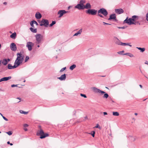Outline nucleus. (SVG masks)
Here are the masks:
<instances>
[{"label":"nucleus","mask_w":148,"mask_h":148,"mask_svg":"<svg viewBox=\"0 0 148 148\" xmlns=\"http://www.w3.org/2000/svg\"><path fill=\"white\" fill-rule=\"evenodd\" d=\"M32 21H33V22L34 24H36L37 25H38V23L36 21H34V20Z\"/></svg>","instance_id":"45"},{"label":"nucleus","mask_w":148,"mask_h":148,"mask_svg":"<svg viewBox=\"0 0 148 148\" xmlns=\"http://www.w3.org/2000/svg\"><path fill=\"white\" fill-rule=\"evenodd\" d=\"M6 133L7 134H8L9 135H11L12 134V132L11 131H9L7 132H6Z\"/></svg>","instance_id":"36"},{"label":"nucleus","mask_w":148,"mask_h":148,"mask_svg":"<svg viewBox=\"0 0 148 148\" xmlns=\"http://www.w3.org/2000/svg\"><path fill=\"white\" fill-rule=\"evenodd\" d=\"M1 63H2V60H0V66L1 65Z\"/></svg>","instance_id":"57"},{"label":"nucleus","mask_w":148,"mask_h":148,"mask_svg":"<svg viewBox=\"0 0 148 148\" xmlns=\"http://www.w3.org/2000/svg\"><path fill=\"white\" fill-rule=\"evenodd\" d=\"M91 8V5L90 4L88 3H87L85 5H84V9L85 8L86 9H90Z\"/></svg>","instance_id":"18"},{"label":"nucleus","mask_w":148,"mask_h":148,"mask_svg":"<svg viewBox=\"0 0 148 148\" xmlns=\"http://www.w3.org/2000/svg\"><path fill=\"white\" fill-rule=\"evenodd\" d=\"M76 67V65L75 64H73L70 67V69L71 70H73Z\"/></svg>","instance_id":"29"},{"label":"nucleus","mask_w":148,"mask_h":148,"mask_svg":"<svg viewBox=\"0 0 148 148\" xmlns=\"http://www.w3.org/2000/svg\"><path fill=\"white\" fill-rule=\"evenodd\" d=\"M112 114L114 116H118L119 115V112H112Z\"/></svg>","instance_id":"31"},{"label":"nucleus","mask_w":148,"mask_h":148,"mask_svg":"<svg viewBox=\"0 0 148 148\" xmlns=\"http://www.w3.org/2000/svg\"><path fill=\"white\" fill-rule=\"evenodd\" d=\"M124 55H127L129 56L130 57H134V55L132 54L129 53H125V54H123Z\"/></svg>","instance_id":"27"},{"label":"nucleus","mask_w":148,"mask_h":148,"mask_svg":"<svg viewBox=\"0 0 148 148\" xmlns=\"http://www.w3.org/2000/svg\"><path fill=\"white\" fill-rule=\"evenodd\" d=\"M10 48L11 50L15 51L16 50L17 48L15 44L14 43H12L10 45Z\"/></svg>","instance_id":"13"},{"label":"nucleus","mask_w":148,"mask_h":148,"mask_svg":"<svg viewBox=\"0 0 148 148\" xmlns=\"http://www.w3.org/2000/svg\"><path fill=\"white\" fill-rule=\"evenodd\" d=\"M75 8L79 10H82L84 9V5L80 4H78L77 5L75 6Z\"/></svg>","instance_id":"11"},{"label":"nucleus","mask_w":148,"mask_h":148,"mask_svg":"<svg viewBox=\"0 0 148 148\" xmlns=\"http://www.w3.org/2000/svg\"><path fill=\"white\" fill-rule=\"evenodd\" d=\"M138 18H137V20L139 19L140 20L139 22H142L144 20L145 17L143 16H138Z\"/></svg>","instance_id":"24"},{"label":"nucleus","mask_w":148,"mask_h":148,"mask_svg":"<svg viewBox=\"0 0 148 148\" xmlns=\"http://www.w3.org/2000/svg\"><path fill=\"white\" fill-rule=\"evenodd\" d=\"M66 77V74H64L62 75L60 77H58L57 78L61 81H63L65 80Z\"/></svg>","instance_id":"15"},{"label":"nucleus","mask_w":148,"mask_h":148,"mask_svg":"<svg viewBox=\"0 0 148 148\" xmlns=\"http://www.w3.org/2000/svg\"><path fill=\"white\" fill-rule=\"evenodd\" d=\"M24 130L25 131H26L27 130V129L26 128H25Z\"/></svg>","instance_id":"59"},{"label":"nucleus","mask_w":148,"mask_h":148,"mask_svg":"<svg viewBox=\"0 0 148 148\" xmlns=\"http://www.w3.org/2000/svg\"><path fill=\"white\" fill-rule=\"evenodd\" d=\"M134 24L133 25H136V24H138L139 25H141L140 23V22L139 21H136L135 22H134Z\"/></svg>","instance_id":"35"},{"label":"nucleus","mask_w":148,"mask_h":148,"mask_svg":"<svg viewBox=\"0 0 148 148\" xmlns=\"http://www.w3.org/2000/svg\"><path fill=\"white\" fill-rule=\"evenodd\" d=\"M121 45H128L130 46V47H132V45H130V43H123L122 42L121 43Z\"/></svg>","instance_id":"30"},{"label":"nucleus","mask_w":148,"mask_h":148,"mask_svg":"<svg viewBox=\"0 0 148 148\" xmlns=\"http://www.w3.org/2000/svg\"><path fill=\"white\" fill-rule=\"evenodd\" d=\"M34 24L33 21H31L30 23V25L32 27H34Z\"/></svg>","instance_id":"42"},{"label":"nucleus","mask_w":148,"mask_h":148,"mask_svg":"<svg viewBox=\"0 0 148 148\" xmlns=\"http://www.w3.org/2000/svg\"><path fill=\"white\" fill-rule=\"evenodd\" d=\"M124 23H127L129 25H131L135 24L133 22H132L131 18H128V17H127L124 21Z\"/></svg>","instance_id":"8"},{"label":"nucleus","mask_w":148,"mask_h":148,"mask_svg":"<svg viewBox=\"0 0 148 148\" xmlns=\"http://www.w3.org/2000/svg\"><path fill=\"white\" fill-rule=\"evenodd\" d=\"M116 16L115 14H111L109 18L108 19V20H114L115 21H116L117 20L116 19Z\"/></svg>","instance_id":"12"},{"label":"nucleus","mask_w":148,"mask_h":148,"mask_svg":"<svg viewBox=\"0 0 148 148\" xmlns=\"http://www.w3.org/2000/svg\"><path fill=\"white\" fill-rule=\"evenodd\" d=\"M116 13L118 14H121L123 13L124 11L122 8L116 9L115 10Z\"/></svg>","instance_id":"14"},{"label":"nucleus","mask_w":148,"mask_h":148,"mask_svg":"<svg viewBox=\"0 0 148 148\" xmlns=\"http://www.w3.org/2000/svg\"><path fill=\"white\" fill-rule=\"evenodd\" d=\"M95 127L96 128H98L99 129L100 128V127L99 126V125L97 124L96 125V126H95Z\"/></svg>","instance_id":"49"},{"label":"nucleus","mask_w":148,"mask_h":148,"mask_svg":"<svg viewBox=\"0 0 148 148\" xmlns=\"http://www.w3.org/2000/svg\"><path fill=\"white\" fill-rule=\"evenodd\" d=\"M82 29L81 28L76 33L74 34L73 36H77L78 35H80L81 33H82Z\"/></svg>","instance_id":"19"},{"label":"nucleus","mask_w":148,"mask_h":148,"mask_svg":"<svg viewBox=\"0 0 148 148\" xmlns=\"http://www.w3.org/2000/svg\"><path fill=\"white\" fill-rule=\"evenodd\" d=\"M20 113L22 114H27L28 112H25L24 111L22 110H20Z\"/></svg>","instance_id":"33"},{"label":"nucleus","mask_w":148,"mask_h":148,"mask_svg":"<svg viewBox=\"0 0 148 148\" xmlns=\"http://www.w3.org/2000/svg\"><path fill=\"white\" fill-rule=\"evenodd\" d=\"M11 77L9 76L8 77H5L2 78L3 81H7L11 79Z\"/></svg>","instance_id":"23"},{"label":"nucleus","mask_w":148,"mask_h":148,"mask_svg":"<svg viewBox=\"0 0 148 148\" xmlns=\"http://www.w3.org/2000/svg\"><path fill=\"white\" fill-rule=\"evenodd\" d=\"M114 38L115 39V43L116 44L121 45L122 42L120 41V40L118 39V38L116 37H114Z\"/></svg>","instance_id":"16"},{"label":"nucleus","mask_w":148,"mask_h":148,"mask_svg":"<svg viewBox=\"0 0 148 148\" xmlns=\"http://www.w3.org/2000/svg\"><path fill=\"white\" fill-rule=\"evenodd\" d=\"M137 18H138V16L136 15L133 16L131 18V20L132 22H135L136 19L137 20Z\"/></svg>","instance_id":"21"},{"label":"nucleus","mask_w":148,"mask_h":148,"mask_svg":"<svg viewBox=\"0 0 148 148\" xmlns=\"http://www.w3.org/2000/svg\"><path fill=\"white\" fill-rule=\"evenodd\" d=\"M2 64L5 66L7 64L8 62H7L6 58H4L2 60Z\"/></svg>","instance_id":"22"},{"label":"nucleus","mask_w":148,"mask_h":148,"mask_svg":"<svg viewBox=\"0 0 148 148\" xmlns=\"http://www.w3.org/2000/svg\"><path fill=\"white\" fill-rule=\"evenodd\" d=\"M30 31L33 32V33H36L37 32V29H34L32 27H30Z\"/></svg>","instance_id":"28"},{"label":"nucleus","mask_w":148,"mask_h":148,"mask_svg":"<svg viewBox=\"0 0 148 148\" xmlns=\"http://www.w3.org/2000/svg\"><path fill=\"white\" fill-rule=\"evenodd\" d=\"M69 12V11H66L64 10H60L58 11V14L60 15L59 16V17H61L63 16L64 14Z\"/></svg>","instance_id":"9"},{"label":"nucleus","mask_w":148,"mask_h":148,"mask_svg":"<svg viewBox=\"0 0 148 148\" xmlns=\"http://www.w3.org/2000/svg\"><path fill=\"white\" fill-rule=\"evenodd\" d=\"M71 6H69V7H68V10H69V9H70V8H71Z\"/></svg>","instance_id":"56"},{"label":"nucleus","mask_w":148,"mask_h":148,"mask_svg":"<svg viewBox=\"0 0 148 148\" xmlns=\"http://www.w3.org/2000/svg\"><path fill=\"white\" fill-rule=\"evenodd\" d=\"M36 135L38 136H40V138L43 139L49 136V134L47 133H44L42 130L40 129L39 131H38Z\"/></svg>","instance_id":"4"},{"label":"nucleus","mask_w":148,"mask_h":148,"mask_svg":"<svg viewBox=\"0 0 148 148\" xmlns=\"http://www.w3.org/2000/svg\"><path fill=\"white\" fill-rule=\"evenodd\" d=\"M6 60L7 61V62H10V59L9 58L6 59Z\"/></svg>","instance_id":"54"},{"label":"nucleus","mask_w":148,"mask_h":148,"mask_svg":"<svg viewBox=\"0 0 148 148\" xmlns=\"http://www.w3.org/2000/svg\"><path fill=\"white\" fill-rule=\"evenodd\" d=\"M17 57L15 60L14 65L17 67L21 64L23 60V58L22 56V54L21 53H17Z\"/></svg>","instance_id":"1"},{"label":"nucleus","mask_w":148,"mask_h":148,"mask_svg":"<svg viewBox=\"0 0 148 148\" xmlns=\"http://www.w3.org/2000/svg\"><path fill=\"white\" fill-rule=\"evenodd\" d=\"M18 84H16V85H15V84H12V85H11V87H18ZM19 87L20 88L21 87Z\"/></svg>","instance_id":"38"},{"label":"nucleus","mask_w":148,"mask_h":148,"mask_svg":"<svg viewBox=\"0 0 148 148\" xmlns=\"http://www.w3.org/2000/svg\"><path fill=\"white\" fill-rule=\"evenodd\" d=\"M139 86L141 88H142V86L141 85H140Z\"/></svg>","instance_id":"62"},{"label":"nucleus","mask_w":148,"mask_h":148,"mask_svg":"<svg viewBox=\"0 0 148 148\" xmlns=\"http://www.w3.org/2000/svg\"><path fill=\"white\" fill-rule=\"evenodd\" d=\"M17 67L15 66V65H14V66H12V65L10 64H9L8 65V69H15Z\"/></svg>","instance_id":"20"},{"label":"nucleus","mask_w":148,"mask_h":148,"mask_svg":"<svg viewBox=\"0 0 148 148\" xmlns=\"http://www.w3.org/2000/svg\"><path fill=\"white\" fill-rule=\"evenodd\" d=\"M134 114L135 115H137L138 114L137 113H135Z\"/></svg>","instance_id":"64"},{"label":"nucleus","mask_w":148,"mask_h":148,"mask_svg":"<svg viewBox=\"0 0 148 148\" xmlns=\"http://www.w3.org/2000/svg\"><path fill=\"white\" fill-rule=\"evenodd\" d=\"M29 59V56H26L25 60V62H26L28 60V59Z\"/></svg>","instance_id":"37"},{"label":"nucleus","mask_w":148,"mask_h":148,"mask_svg":"<svg viewBox=\"0 0 148 148\" xmlns=\"http://www.w3.org/2000/svg\"><path fill=\"white\" fill-rule=\"evenodd\" d=\"M56 23V22L55 21H52V23L49 25V27H51L52 26L54 25Z\"/></svg>","instance_id":"34"},{"label":"nucleus","mask_w":148,"mask_h":148,"mask_svg":"<svg viewBox=\"0 0 148 148\" xmlns=\"http://www.w3.org/2000/svg\"><path fill=\"white\" fill-rule=\"evenodd\" d=\"M98 16H99L100 17L103 18V16L100 14L99 13L103 14L104 16H106L108 14V12L107 10L104 8H101L100 10L98 11Z\"/></svg>","instance_id":"3"},{"label":"nucleus","mask_w":148,"mask_h":148,"mask_svg":"<svg viewBox=\"0 0 148 148\" xmlns=\"http://www.w3.org/2000/svg\"><path fill=\"white\" fill-rule=\"evenodd\" d=\"M3 81L2 78L0 79V82Z\"/></svg>","instance_id":"60"},{"label":"nucleus","mask_w":148,"mask_h":148,"mask_svg":"<svg viewBox=\"0 0 148 148\" xmlns=\"http://www.w3.org/2000/svg\"><path fill=\"white\" fill-rule=\"evenodd\" d=\"M16 99H19V100H21V99L20 98H19V97L17 98Z\"/></svg>","instance_id":"63"},{"label":"nucleus","mask_w":148,"mask_h":148,"mask_svg":"<svg viewBox=\"0 0 148 148\" xmlns=\"http://www.w3.org/2000/svg\"><path fill=\"white\" fill-rule=\"evenodd\" d=\"M16 36V33H14L12 34L10 36V37L11 38L13 39H15Z\"/></svg>","instance_id":"26"},{"label":"nucleus","mask_w":148,"mask_h":148,"mask_svg":"<svg viewBox=\"0 0 148 148\" xmlns=\"http://www.w3.org/2000/svg\"><path fill=\"white\" fill-rule=\"evenodd\" d=\"M92 133H91L90 134L92 135L93 137H95V132L94 131H92Z\"/></svg>","instance_id":"44"},{"label":"nucleus","mask_w":148,"mask_h":148,"mask_svg":"<svg viewBox=\"0 0 148 148\" xmlns=\"http://www.w3.org/2000/svg\"><path fill=\"white\" fill-rule=\"evenodd\" d=\"M103 25H111V24H110L107 23H105V22H103Z\"/></svg>","instance_id":"46"},{"label":"nucleus","mask_w":148,"mask_h":148,"mask_svg":"<svg viewBox=\"0 0 148 148\" xmlns=\"http://www.w3.org/2000/svg\"><path fill=\"white\" fill-rule=\"evenodd\" d=\"M145 63L146 64H148V62L147 61H146L145 62Z\"/></svg>","instance_id":"55"},{"label":"nucleus","mask_w":148,"mask_h":148,"mask_svg":"<svg viewBox=\"0 0 148 148\" xmlns=\"http://www.w3.org/2000/svg\"><path fill=\"white\" fill-rule=\"evenodd\" d=\"M133 138V139L132 140L133 141H135L136 140V138L135 137H132Z\"/></svg>","instance_id":"51"},{"label":"nucleus","mask_w":148,"mask_h":148,"mask_svg":"<svg viewBox=\"0 0 148 148\" xmlns=\"http://www.w3.org/2000/svg\"><path fill=\"white\" fill-rule=\"evenodd\" d=\"M2 117H3V118L6 121H8V119L7 118H6V117H5V116H2Z\"/></svg>","instance_id":"48"},{"label":"nucleus","mask_w":148,"mask_h":148,"mask_svg":"<svg viewBox=\"0 0 148 148\" xmlns=\"http://www.w3.org/2000/svg\"><path fill=\"white\" fill-rule=\"evenodd\" d=\"M23 126L25 127H27L28 126V125L27 124H24Z\"/></svg>","instance_id":"52"},{"label":"nucleus","mask_w":148,"mask_h":148,"mask_svg":"<svg viewBox=\"0 0 148 148\" xmlns=\"http://www.w3.org/2000/svg\"><path fill=\"white\" fill-rule=\"evenodd\" d=\"M42 16L41 14L39 12H37L35 14V17L37 19H40Z\"/></svg>","instance_id":"17"},{"label":"nucleus","mask_w":148,"mask_h":148,"mask_svg":"<svg viewBox=\"0 0 148 148\" xmlns=\"http://www.w3.org/2000/svg\"><path fill=\"white\" fill-rule=\"evenodd\" d=\"M103 114L104 115H107L108 114L107 112H103Z\"/></svg>","instance_id":"53"},{"label":"nucleus","mask_w":148,"mask_h":148,"mask_svg":"<svg viewBox=\"0 0 148 148\" xmlns=\"http://www.w3.org/2000/svg\"><path fill=\"white\" fill-rule=\"evenodd\" d=\"M145 17L146 20L148 21V12L146 14Z\"/></svg>","instance_id":"43"},{"label":"nucleus","mask_w":148,"mask_h":148,"mask_svg":"<svg viewBox=\"0 0 148 148\" xmlns=\"http://www.w3.org/2000/svg\"><path fill=\"white\" fill-rule=\"evenodd\" d=\"M85 3L86 1L85 0H80L79 2V3L82 4V5H84V4Z\"/></svg>","instance_id":"32"},{"label":"nucleus","mask_w":148,"mask_h":148,"mask_svg":"<svg viewBox=\"0 0 148 148\" xmlns=\"http://www.w3.org/2000/svg\"><path fill=\"white\" fill-rule=\"evenodd\" d=\"M41 23L40 24V26H44L45 27H47L49 25V22L47 19H42L41 22Z\"/></svg>","instance_id":"6"},{"label":"nucleus","mask_w":148,"mask_h":148,"mask_svg":"<svg viewBox=\"0 0 148 148\" xmlns=\"http://www.w3.org/2000/svg\"><path fill=\"white\" fill-rule=\"evenodd\" d=\"M124 52V51H119L117 52V53L119 54H120L121 55H123L124 54H123V53Z\"/></svg>","instance_id":"40"},{"label":"nucleus","mask_w":148,"mask_h":148,"mask_svg":"<svg viewBox=\"0 0 148 148\" xmlns=\"http://www.w3.org/2000/svg\"><path fill=\"white\" fill-rule=\"evenodd\" d=\"M34 43L31 42H27L26 47L28 48V49L29 51H30L32 49V47L34 45Z\"/></svg>","instance_id":"10"},{"label":"nucleus","mask_w":148,"mask_h":148,"mask_svg":"<svg viewBox=\"0 0 148 148\" xmlns=\"http://www.w3.org/2000/svg\"><path fill=\"white\" fill-rule=\"evenodd\" d=\"M136 48L138 49V50H140V51L141 52H143L145 50V48L136 47Z\"/></svg>","instance_id":"25"},{"label":"nucleus","mask_w":148,"mask_h":148,"mask_svg":"<svg viewBox=\"0 0 148 148\" xmlns=\"http://www.w3.org/2000/svg\"><path fill=\"white\" fill-rule=\"evenodd\" d=\"M118 28L119 29H124L125 28V27L124 26L122 27H118Z\"/></svg>","instance_id":"47"},{"label":"nucleus","mask_w":148,"mask_h":148,"mask_svg":"<svg viewBox=\"0 0 148 148\" xmlns=\"http://www.w3.org/2000/svg\"><path fill=\"white\" fill-rule=\"evenodd\" d=\"M92 88L94 92L95 93H100L101 94H104L103 97V98L107 99L109 97L107 93H106L105 92L98 89L95 87H92Z\"/></svg>","instance_id":"2"},{"label":"nucleus","mask_w":148,"mask_h":148,"mask_svg":"<svg viewBox=\"0 0 148 148\" xmlns=\"http://www.w3.org/2000/svg\"><path fill=\"white\" fill-rule=\"evenodd\" d=\"M3 4L5 5H6L7 4V3L6 2H4L3 3Z\"/></svg>","instance_id":"58"},{"label":"nucleus","mask_w":148,"mask_h":148,"mask_svg":"<svg viewBox=\"0 0 148 148\" xmlns=\"http://www.w3.org/2000/svg\"><path fill=\"white\" fill-rule=\"evenodd\" d=\"M80 96L82 97H84L85 98H86L87 97L86 95L85 94L81 93Z\"/></svg>","instance_id":"39"},{"label":"nucleus","mask_w":148,"mask_h":148,"mask_svg":"<svg viewBox=\"0 0 148 148\" xmlns=\"http://www.w3.org/2000/svg\"><path fill=\"white\" fill-rule=\"evenodd\" d=\"M66 67H64V68H62L60 70V72H62V71H64L66 69Z\"/></svg>","instance_id":"41"},{"label":"nucleus","mask_w":148,"mask_h":148,"mask_svg":"<svg viewBox=\"0 0 148 148\" xmlns=\"http://www.w3.org/2000/svg\"><path fill=\"white\" fill-rule=\"evenodd\" d=\"M35 37L36 40V45L40 44L42 40L43 36L40 34H38L35 35Z\"/></svg>","instance_id":"5"},{"label":"nucleus","mask_w":148,"mask_h":148,"mask_svg":"<svg viewBox=\"0 0 148 148\" xmlns=\"http://www.w3.org/2000/svg\"><path fill=\"white\" fill-rule=\"evenodd\" d=\"M97 11L94 9H90L86 11L87 14L92 15H95L97 14Z\"/></svg>","instance_id":"7"},{"label":"nucleus","mask_w":148,"mask_h":148,"mask_svg":"<svg viewBox=\"0 0 148 148\" xmlns=\"http://www.w3.org/2000/svg\"><path fill=\"white\" fill-rule=\"evenodd\" d=\"M41 126H40V125H39V126H38V127H39V129H41Z\"/></svg>","instance_id":"61"},{"label":"nucleus","mask_w":148,"mask_h":148,"mask_svg":"<svg viewBox=\"0 0 148 148\" xmlns=\"http://www.w3.org/2000/svg\"><path fill=\"white\" fill-rule=\"evenodd\" d=\"M8 144H10V145L12 146L13 145V144L12 143H10L9 141H8L7 143Z\"/></svg>","instance_id":"50"}]
</instances>
